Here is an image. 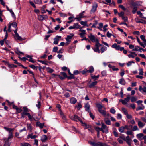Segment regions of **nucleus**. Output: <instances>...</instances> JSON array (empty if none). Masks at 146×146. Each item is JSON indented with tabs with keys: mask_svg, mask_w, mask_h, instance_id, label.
Segmentation results:
<instances>
[{
	"mask_svg": "<svg viewBox=\"0 0 146 146\" xmlns=\"http://www.w3.org/2000/svg\"><path fill=\"white\" fill-rule=\"evenodd\" d=\"M109 67L110 68L112 69L113 70V71H117L119 70V69L117 68H116L114 66L109 65Z\"/></svg>",
	"mask_w": 146,
	"mask_h": 146,
	"instance_id": "25",
	"label": "nucleus"
},
{
	"mask_svg": "<svg viewBox=\"0 0 146 146\" xmlns=\"http://www.w3.org/2000/svg\"><path fill=\"white\" fill-rule=\"evenodd\" d=\"M59 40L58 39H57V38H54V42L53 43L55 44H57L59 41Z\"/></svg>",
	"mask_w": 146,
	"mask_h": 146,
	"instance_id": "47",
	"label": "nucleus"
},
{
	"mask_svg": "<svg viewBox=\"0 0 146 146\" xmlns=\"http://www.w3.org/2000/svg\"><path fill=\"white\" fill-rule=\"evenodd\" d=\"M101 74L103 76H104L106 75V72L105 71H103L101 72Z\"/></svg>",
	"mask_w": 146,
	"mask_h": 146,
	"instance_id": "62",
	"label": "nucleus"
},
{
	"mask_svg": "<svg viewBox=\"0 0 146 146\" xmlns=\"http://www.w3.org/2000/svg\"><path fill=\"white\" fill-rule=\"evenodd\" d=\"M38 19L39 21H42L44 19V18L43 15H40L38 16Z\"/></svg>",
	"mask_w": 146,
	"mask_h": 146,
	"instance_id": "31",
	"label": "nucleus"
},
{
	"mask_svg": "<svg viewBox=\"0 0 146 146\" xmlns=\"http://www.w3.org/2000/svg\"><path fill=\"white\" fill-rule=\"evenodd\" d=\"M60 75L63 76V77H64L65 78L67 77V76L66 73L65 72H60Z\"/></svg>",
	"mask_w": 146,
	"mask_h": 146,
	"instance_id": "39",
	"label": "nucleus"
},
{
	"mask_svg": "<svg viewBox=\"0 0 146 146\" xmlns=\"http://www.w3.org/2000/svg\"><path fill=\"white\" fill-rule=\"evenodd\" d=\"M139 129L137 125H135L133 126L132 129V131H135L137 130H139Z\"/></svg>",
	"mask_w": 146,
	"mask_h": 146,
	"instance_id": "48",
	"label": "nucleus"
},
{
	"mask_svg": "<svg viewBox=\"0 0 146 146\" xmlns=\"http://www.w3.org/2000/svg\"><path fill=\"white\" fill-rule=\"evenodd\" d=\"M93 49L94 50V51L95 52H97L98 53H100V50L96 48L95 47L93 48Z\"/></svg>",
	"mask_w": 146,
	"mask_h": 146,
	"instance_id": "60",
	"label": "nucleus"
},
{
	"mask_svg": "<svg viewBox=\"0 0 146 146\" xmlns=\"http://www.w3.org/2000/svg\"><path fill=\"white\" fill-rule=\"evenodd\" d=\"M41 106V102L40 101H38V104H36V106L37 107L38 109H40V108Z\"/></svg>",
	"mask_w": 146,
	"mask_h": 146,
	"instance_id": "49",
	"label": "nucleus"
},
{
	"mask_svg": "<svg viewBox=\"0 0 146 146\" xmlns=\"http://www.w3.org/2000/svg\"><path fill=\"white\" fill-rule=\"evenodd\" d=\"M72 36L68 35L67 38H66V40L67 42H70L71 41V39H72V37L74 36V34L72 33L71 34Z\"/></svg>",
	"mask_w": 146,
	"mask_h": 146,
	"instance_id": "11",
	"label": "nucleus"
},
{
	"mask_svg": "<svg viewBox=\"0 0 146 146\" xmlns=\"http://www.w3.org/2000/svg\"><path fill=\"white\" fill-rule=\"evenodd\" d=\"M20 146H31V145L28 143H21Z\"/></svg>",
	"mask_w": 146,
	"mask_h": 146,
	"instance_id": "37",
	"label": "nucleus"
},
{
	"mask_svg": "<svg viewBox=\"0 0 146 146\" xmlns=\"http://www.w3.org/2000/svg\"><path fill=\"white\" fill-rule=\"evenodd\" d=\"M82 106L81 103H80L76 106V107L77 108L78 110H80V108H82Z\"/></svg>",
	"mask_w": 146,
	"mask_h": 146,
	"instance_id": "32",
	"label": "nucleus"
},
{
	"mask_svg": "<svg viewBox=\"0 0 146 146\" xmlns=\"http://www.w3.org/2000/svg\"><path fill=\"white\" fill-rule=\"evenodd\" d=\"M90 106L88 103H87L85 104L84 108L85 110L88 112L90 111Z\"/></svg>",
	"mask_w": 146,
	"mask_h": 146,
	"instance_id": "9",
	"label": "nucleus"
},
{
	"mask_svg": "<svg viewBox=\"0 0 146 146\" xmlns=\"http://www.w3.org/2000/svg\"><path fill=\"white\" fill-rule=\"evenodd\" d=\"M133 6L134 7L132 10V12L133 14L135 13L137 10V7H135V5H133Z\"/></svg>",
	"mask_w": 146,
	"mask_h": 146,
	"instance_id": "44",
	"label": "nucleus"
},
{
	"mask_svg": "<svg viewBox=\"0 0 146 146\" xmlns=\"http://www.w3.org/2000/svg\"><path fill=\"white\" fill-rule=\"evenodd\" d=\"M47 71L49 73H52L54 71V70L53 69H51L49 67L47 68Z\"/></svg>",
	"mask_w": 146,
	"mask_h": 146,
	"instance_id": "55",
	"label": "nucleus"
},
{
	"mask_svg": "<svg viewBox=\"0 0 146 146\" xmlns=\"http://www.w3.org/2000/svg\"><path fill=\"white\" fill-rule=\"evenodd\" d=\"M140 38L144 42L145 40H146L145 39V36L143 35H141L140 36Z\"/></svg>",
	"mask_w": 146,
	"mask_h": 146,
	"instance_id": "57",
	"label": "nucleus"
},
{
	"mask_svg": "<svg viewBox=\"0 0 146 146\" xmlns=\"http://www.w3.org/2000/svg\"><path fill=\"white\" fill-rule=\"evenodd\" d=\"M121 135L119 136V137L120 139H122L124 141H125L128 145H130V144L132 141L129 136H127L125 138L124 135L121 134Z\"/></svg>",
	"mask_w": 146,
	"mask_h": 146,
	"instance_id": "4",
	"label": "nucleus"
},
{
	"mask_svg": "<svg viewBox=\"0 0 146 146\" xmlns=\"http://www.w3.org/2000/svg\"><path fill=\"white\" fill-rule=\"evenodd\" d=\"M98 7V5L96 3H94L93 4L92 8L90 11V13L92 14L94 13L96 10V9Z\"/></svg>",
	"mask_w": 146,
	"mask_h": 146,
	"instance_id": "7",
	"label": "nucleus"
},
{
	"mask_svg": "<svg viewBox=\"0 0 146 146\" xmlns=\"http://www.w3.org/2000/svg\"><path fill=\"white\" fill-rule=\"evenodd\" d=\"M29 66L33 69H37L38 66H35L33 65H31Z\"/></svg>",
	"mask_w": 146,
	"mask_h": 146,
	"instance_id": "42",
	"label": "nucleus"
},
{
	"mask_svg": "<svg viewBox=\"0 0 146 146\" xmlns=\"http://www.w3.org/2000/svg\"><path fill=\"white\" fill-rule=\"evenodd\" d=\"M73 26L75 29L79 28L80 27V26L79 25V24L78 23H74V24Z\"/></svg>",
	"mask_w": 146,
	"mask_h": 146,
	"instance_id": "38",
	"label": "nucleus"
},
{
	"mask_svg": "<svg viewBox=\"0 0 146 146\" xmlns=\"http://www.w3.org/2000/svg\"><path fill=\"white\" fill-rule=\"evenodd\" d=\"M119 7L122 9L124 11H125L126 10V9L125 8V7H124V6L122 5H120L119 6Z\"/></svg>",
	"mask_w": 146,
	"mask_h": 146,
	"instance_id": "64",
	"label": "nucleus"
},
{
	"mask_svg": "<svg viewBox=\"0 0 146 146\" xmlns=\"http://www.w3.org/2000/svg\"><path fill=\"white\" fill-rule=\"evenodd\" d=\"M139 91L142 92L143 91V92L146 93V87H144L142 88L141 86H139Z\"/></svg>",
	"mask_w": 146,
	"mask_h": 146,
	"instance_id": "15",
	"label": "nucleus"
},
{
	"mask_svg": "<svg viewBox=\"0 0 146 146\" xmlns=\"http://www.w3.org/2000/svg\"><path fill=\"white\" fill-rule=\"evenodd\" d=\"M116 129L115 128L113 129V133L115 136L116 137H118V133L116 131Z\"/></svg>",
	"mask_w": 146,
	"mask_h": 146,
	"instance_id": "30",
	"label": "nucleus"
},
{
	"mask_svg": "<svg viewBox=\"0 0 146 146\" xmlns=\"http://www.w3.org/2000/svg\"><path fill=\"white\" fill-rule=\"evenodd\" d=\"M143 136V133H141L137 134V137L138 138H141Z\"/></svg>",
	"mask_w": 146,
	"mask_h": 146,
	"instance_id": "56",
	"label": "nucleus"
},
{
	"mask_svg": "<svg viewBox=\"0 0 146 146\" xmlns=\"http://www.w3.org/2000/svg\"><path fill=\"white\" fill-rule=\"evenodd\" d=\"M137 23H142L145 24L146 23V21L144 20L141 19V20H140V21H137Z\"/></svg>",
	"mask_w": 146,
	"mask_h": 146,
	"instance_id": "53",
	"label": "nucleus"
},
{
	"mask_svg": "<svg viewBox=\"0 0 146 146\" xmlns=\"http://www.w3.org/2000/svg\"><path fill=\"white\" fill-rule=\"evenodd\" d=\"M131 100L132 102H134L137 100V98L133 96L131 97Z\"/></svg>",
	"mask_w": 146,
	"mask_h": 146,
	"instance_id": "54",
	"label": "nucleus"
},
{
	"mask_svg": "<svg viewBox=\"0 0 146 146\" xmlns=\"http://www.w3.org/2000/svg\"><path fill=\"white\" fill-rule=\"evenodd\" d=\"M140 48H141L138 46H136L132 50L133 51H137L140 50Z\"/></svg>",
	"mask_w": 146,
	"mask_h": 146,
	"instance_id": "29",
	"label": "nucleus"
},
{
	"mask_svg": "<svg viewBox=\"0 0 146 146\" xmlns=\"http://www.w3.org/2000/svg\"><path fill=\"white\" fill-rule=\"evenodd\" d=\"M70 76H67V78L68 79H73L74 78V76L73 74H70Z\"/></svg>",
	"mask_w": 146,
	"mask_h": 146,
	"instance_id": "36",
	"label": "nucleus"
},
{
	"mask_svg": "<svg viewBox=\"0 0 146 146\" xmlns=\"http://www.w3.org/2000/svg\"><path fill=\"white\" fill-rule=\"evenodd\" d=\"M137 14L138 15H140V17L141 18H144V17L142 13L140 11H138L137 12Z\"/></svg>",
	"mask_w": 146,
	"mask_h": 146,
	"instance_id": "52",
	"label": "nucleus"
},
{
	"mask_svg": "<svg viewBox=\"0 0 146 146\" xmlns=\"http://www.w3.org/2000/svg\"><path fill=\"white\" fill-rule=\"evenodd\" d=\"M130 99V96L129 95H128L127 97L125 98L124 100L127 102H128L129 101Z\"/></svg>",
	"mask_w": 146,
	"mask_h": 146,
	"instance_id": "51",
	"label": "nucleus"
},
{
	"mask_svg": "<svg viewBox=\"0 0 146 146\" xmlns=\"http://www.w3.org/2000/svg\"><path fill=\"white\" fill-rule=\"evenodd\" d=\"M97 81H95L91 83L89 86H88L90 88H92L94 87L96 85L97 83Z\"/></svg>",
	"mask_w": 146,
	"mask_h": 146,
	"instance_id": "12",
	"label": "nucleus"
},
{
	"mask_svg": "<svg viewBox=\"0 0 146 146\" xmlns=\"http://www.w3.org/2000/svg\"><path fill=\"white\" fill-rule=\"evenodd\" d=\"M74 121H78L81 123H82V121L80 118L76 115H74Z\"/></svg>",
	"mask_w": 146,
	"mask_h": 146,
	"instance_id": "14",
	"label": "nucleus"
},
{
	"mask_svg": "<svg viewBox=\"0 0 146 146\" xmlns=\"http://www.w3.org/2000/svg\"><path fill=\"white\" fill-rule=\"evenodd\" d=\"M34 2L35 4H42L41 0H34Z\"/></svg>",
	"mask_w": 146,
	"mask_h": 146,
	"instance_id": "41",
	"label": "nucleus"
},
{
	"mask_svg": "<svg viewBox=\"0 0 146 146\" xmlns=\"http://www.w3.org/2000/svg\"><path fill=\"white\" fill-rule=\"evenodd\" d=\"M88 37L90 40L93 42H96L97 38L95 39V36L91 34L90 36H88Z\"/></svg>",
	"mask_w": 146,
	"mask_h": 146,
	"instance_id": "8",
	"label": "nucleus"
},
{
	"mask_svg": "<svg viewBox=\"0 0 146 146\" xmlns=\"http://www.w3.org/2000/svg\"><path fill=\"white\" fill-rule=\"evenodd\" d=\"M110 112L113 114L115 113L116 111L113 108H111L110 110Z\"/></svg>",
	"mask_w": 146,
	"mask_h": 146,
	"instance_id": "50",
	"label": "nucleus"
},
{
	"mask_svg": "<svg viewBox=\"0 0 146 146\" xmlns=\"http://www.w3.org/2000/svg\"><path fill=\"white\" fill-rule=\"evenodd\" d=\"M104 121L105 122L106 124L108 125H111V123L110 120L108 119V118H106L104 119Z\"/></svg>",
	"mask_w": 146,
	"mask_h": 146,
	"instance_id": "20",
	"label": "nucleus"
},
{
	"mask_svg": "<svg viewBox=\"0 0 146 146\" xmlns=\"http://www.w3.org/2000/svg\"><path fill=\"white\" fill-rule=\"evenodd\" d=\"M5 144L4 146H10V143H9V141L7 140H5V139H4Z\"/></svg>",
	"mask_w": 146,
	"mask_h": 146,
	"instance_id": "27",
	"label": "nucleus"
},
{
	"mask_svg": "<svg viewBox=\"0 0 146 146\" xmlns=\"http://www.w3.org/2000/svg\"><path fill=\"white\" fill-rule=\"evenodd\" d=\"M138 125L139 128H141L143 126H144L145 125V123H143L141 121H138Z\"/></svg>",
	"mask_w": 146,
	"mask_h": 146,
	"instance_id": "16",
	"label": "nucleus"
},
{
	"mask_svg": "<svg viewBox=\"0 0 146 146\" xmlns=\"http://www.w3.org/2000/svg\"><path fill=\"white\" fill-rule=\"evenodd\" d=\"M91 77L92 79H94V80H96L99 78V75H97V76L95 75L92 76Z\"/></svg>",
	"mask_w": 146,
	"mask_h": 146,
	"instance_id": "35",
	"label": "nucleus"
},
{
	"mask_svg": "<svg viewBox=\"0 0 146 146\" xmlns=\"http://www.w3.org/2000/svg\"><path fill=\"white\" fill-rule=\"evenodd\" d=\"M111 47L117 50H119L120 51H123L124 49L123 47H120L119 45H117L116 43H114L112 45Z\"/></svg>",
	"mask_w": 146,
	"mask_h": 146,
	"instance_id": "6",
	"label": "nucleus"
},
{
	"mask_svg": "<svg viewBox=\"0 0 146 146\" xmlns=\"http://www.w3.org/2000/svg\"><path fill=\"white\" fill-rule=\"evenodd\" d=\"M89 113V115L90 117L92 118L93 119H94L95 118L93 114L91 113V111L88 112Z\"/></svg>",
	"mask_w": 146,
	"mask_h": 146,
	"instance_id": "59",
	"label": "nucleus"
},
{
	"mask_svg": "<svg viewBox=\"0 0 146 146\" xmlns=\"http://www.w3.org/2000/svg\"><path fill=\"white\" fill-rule=\"evenodd\" d=\"M88 143L92 146H106L107 145L106 143H103L100 142L96 143L95 142L89 141Z\"/></svg>",
	"mask_w": 146,
	"mask_h": 146,
	"instance_id": "5",
	"label": "nucleus"
},
{
	"mask_svg": "<svg viewBox=\"0 0 146 146\" xmlns=\"http://www.w3.org/2000/svg\"><path fill=\"white\" fill-rule=\"evenodd\" d=\"M124 127H121L119 128V131L121 133H123L124 131Z\"/></svg>",
	"mask_w": 146,
	"mask_h": 146,
	"instance_id": "43",
	"label": "nucleus"
},
{
	"mask_svg": "<svg viewBox=\"0 0 146 146\" xmlns=\"http://www.w3.org/2000/svg\"><path fill=\"white\" fill-rule=\"evenodd\" d=\"M106 49H107V48L106 47H102V48H101L100 49V50L101 51V53H102L103 52H104L105 50H106Z\"/></svg>",
	"mask_w": 146,
	"mask_h": 146,
	"instance_id": "40",
	"label": "nucleus"
},
{
	"mask_svg": "<svg viewBox=\"0 0 146 146\" xmlns=\"http://www.w3.org/2000/svg\"><path fill=\"white\" fill-rule=\"evenodd\" d=\"M13 137L12 133H10L9 134L8 137L7 139H5V140H7L9 141V139Z\"/></svg>",
	"mask_w": 146,
	"mask_h": 146,
	"instance_id": "33",
	"label": "nucleus"
},
{
	"mask_svg": "<svg viewBox=\"0 0 146 146\" xmlns=\"http://www.w3.org/2000/svg\"><path fill=\"white\" fill-rule=\"evenodd\" d=\"M15 52L16 53L19 55L20 54H23V53L22 52L19 51L18 48H16V50L15 51Z\"/></svg>",
	"mask_w": 146,
	"mask_h": 146,
	"instance_id": "28",
	"label": "nucleus"
},
{
	"mask_svg": "<svg viewBox=\"0 0 146 146\" xmlns=\"http://www.w3.org/2000/svg\"><path fill=\"white\" fill-rule=\"evenodd\" d=\"M45 6H43V7H42L41 9L42 11V13H46L45 11Z\"/></svg>",
	"mask_w": 146,
	"mask_h": 146,
	"instance_id": "61",
	"label": "nucleus"
},
{
	"mask_svg": "<svg viewBox=\"0 0 146 146\" xmlns=\"http://www.w3.org/2000/svg\"><path fill=\"white\" fill-rule=\"evenodd\" d=\"M11 24V25H12L13 27L16 28L15 29V30H14V32L15 33L14 37L15 39H16L17 40L20 41L23 40L22 38L19 36V34L17 33V31L18 30L17 28V23L15 22H13Z\"/></svg>",
	"mask_w": 146,
	"mask_h": 146,
	"instance_id": "2",
	"label": "nucleus"
},
{
	"mask_svg": "<svg viewBox=\"0 0 146 146\" xmlns=\"http://www.w3.org/2000/svg\"><path fill=\"white\" fill-rule=\"evenodd\" d=\"M98 23V22L97 20H95V23L93 24L91 26V28H96V25Z\"/></svg>",
	"mask_w": 146,
	"mask_h": 146,
	"instance_id": "46",
	"label": "nucleus"
},
{
	"mask_svg": "<svg viewBox=\"0 0 146 146\" xmlns=\"http://www.w3.org/2000/svg\"><path fill=\"white\" fill-rule=\"evenodd\" d=\"M82 124V125L83 126H85V129H88V127H89L90 126L89 125H87L85 123H83V122H82V123H81Z\"/></svg>",
	"mask_w": 146,
	"mask_h": 146,
	"instance_id": "45",
	"label": "nucleus"
},
{
	"mask_svg": "<svg viewBox=\"0 0 146 146\" xmlns=\"http://www.w3.org/2000/svg\"><path fill=\"white\" fill-rule=\"evenodd\" d=\"M44 124V123H41L40 122H37L36 123V126L39 127L41 129L43 128Z\"/></svg>",
	"mask_w": 146,
	"mask_h": 146,
	"instance_id": "10",
	"label": "nucleus"
},
{
	"mask_svg": "<svg viewBox=\"0 0 146 146\" xmlns=\"http://www.w3.org/2000/svg\"><path fill=\"white\" fill-rule=\"evenodd\" d=\"M141 105L142 106V107H138L136 109V110L137 111H138L139 110H143L145 108L144 106H143L142 104H141Z\"/></svg>",
	"mask_w": 146,
	"mask_h": 146,
	"instance_id": "34",
	"label": "nucleus"
},
{
	"mask_svg": "<svg viewBox=\"0 0 146 146\" xmlns=\"http://www.w3.org/2000/svg\"><path fill=\"white\" fill-rule=\"evenodd\" d=\"M88 72L92 73L94 71V69L92 66L89 67V70H87Z\"/></svg>",
	"mask_w": 146,
	"mask_h": 146,
	"instance_id": "23",
	"label": "nucleus"
},
{
	"mask_svg": "<svg viewBox=\"0 0 146 146\" xmlns=\"http://www.w3.org/2000/svg\"><path fill=\"white\" fill-rule=\"evenodd\" d=\"M27 129L29 130L30 132H31L32 129L33 127L30 124H27Z\"/></svg>",
	"mask_w": 146,
	"mask_h": 146,
	"instance_id": "24",
	"label": "nucleus"
},
{
	"mask_svg": "<svg viewBox=\"0 0 146 146\" xmlns=\"http://www.w3.org/2000/svg\"><path fill=\"white\" fill-rule=\"evenodd\" d=\"M4 128L7 131H8L9 133H12V132H13L14 130V128H9L6 127H4Z\"/></svg>",
	"mask_w": 146,
	"mask_h": 146,
	"instance_id": "19",
	"label": "nucleus"
},
{
	"mask_svg": "<svg viewBox=\"0 0 146 146\" xmlns=\"http://www.w3.org/2000/svg\"><path fill=\"white\" fill-rule=\"evenodd\" d=\"M101 128H100L98 127H95V129L97 132V131H101L103 133H108V127L107 126L103 123H101Z\"/></svg>",
	"mask_w": 146,
	"mask_h": 146,
	"instance_id": "1",
	"label": "nucleus"
},
{
	"mask_svg": "<svg viewBox=\"0 0 146 146\" xmlns=\"http://www.w3.org/2000/svg\"><path fill=\"white\" fill-rule=\"evenodd\" d=\"M23 108L24 110L22 113H23V115H26L28 113V112H29V109L25 107H23Z\"/></svg>",
	"mask_w": 146,
	"mask_h": 146,
	"instance_id": "13",
	"label": "nucleus"
},
{
	"mask_svg": "<svg viewBox=\"0 0 146 146\" xmlns=\"http://www.w3.org/2000/svg\"><path fill=\"white\" fill-rule=\"evenodd\" d=\"M48 139L47 137L45 135H43L41 137V140L42 142H45Z\"/></svg>",
	"mask_w": 146,
	"mask_h": 146,
	"instance_id": "21",
	"label": "nucleus"
},
{
	"mask_svg": "<svg viewBox=\"0 0 146 146\" xmlns=\"http://www.w3.org/2000/svg\"><path fill=\"white\" fill-rule=\"evenodd\" d=\"M77 100L74 97L71 98L70 100V102L71 104H74L76 102Z\"/></svg>",
	"mask_w": 146,
	"mask_h": 146,
	"instance_id": "18",
	"label": "nucleus"
},
{
	"mask_svg": "<svg viewBox=\"0 0 146 146\" xmlns=\"http://www.w3.org/2000/svg\"><path fill=\"white\" fill-rule=\"evenodd\" d=\"M105 1L106 2H103V3L106 4H108V3L110 4L111 3V0H105Z\"/></svg>",
	"mask_w": 146,
	"mask_h": 146,
	"instance_id": "58",
	"label": "nucleus"
},
{
	"mask_svg": "<svg viewBox=\"0 0 146 146\" xmlns=\"http://www.w3.org/2000/svg\"><path fill=\"white\" fill-rule=\"evenodd\" d=\"M119 83L122 85H125L126 84V82L123 78H122L120 80Z\"/></svg>",
	"mask_w": 146,
	"mask_h": 146,
	"instance_id": "22",
	"label": "nucleus"
},
{
	"mask_svg": "<svg viewBox=\"0 0 146 146\" xmlns=\"http://www.w3.org/2000/svg\"><path fill=\"white\" fill-rule=\"evenodd\" d=\"M97 107L98 108V110L99 112L104 117L106 115V111L102 110L103 106L100 104H96Z\"/></svg>",
	"mask_w": 146,
	"mask_h": 146,
	"instance_id": "3",
	"label": "nucleus"
},
{
	"mask_svg": "<svg viewBox=\"0 0 146 146\" xmlns=\"http://www.w3.org/2000/svg\"><path fill=\"white\" fill-rule=\"evenodd\" d=\"M79 31L81 32L79 34V35L82 38L84 37V35L86 34V31L83 29H80Z\"/></svg>",
	"mask_w": 146,
	"mask_h": 146,
	"instance_id": "17",
	"label": "nucleus"
},
{
	"mask_svg": "<svg viewBox=\"0 0 146 146\" xmlns=\"http://www.w3.org/2000/svg\"><path fill=\"white\" fill-rule=\"evenodd\" d=\"M28 137L29 138H30L31 139H35L37 137V136L36 135H33L32 134H30L28 135Z\"/></svg>",
	"mask_w": 146,
	"mask_h": 146,
	"instance_id": "26",
	"label": "nucleus"
},
{
	"mask_svg": "<svg viewBox=\"0 0 146 146\" xmlns=\"http://www.w3.org/2000/svg\"><path fill=\"white\" fill-rule=\"evenodd\" d=\"M108 26V25L106 24L103 27V31L104 32H106L107 30V29H106V27H107Z\"/></svg>",
	"mask_w": 146,
	"mask_h": 146,
	"instance_id": "63",
	"label": "nucleus"
}]
</instances>
